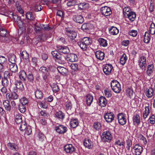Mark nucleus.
Returning a JSON list of instances; mask_svg holds the SVG:
<instances>
[{
    "label": "nucleus",
    "mask_w": 155,
    "mask_h": 155,
    "mask_svg": "<svg viewBox=\"0 0 155 155\" xmlns=\"http://www.w3.org/2000/svg\"><path fill=\"white\" fill-rule=\"evenodd\" d=\"M19 76L21 80L25 81L27 77V75L25 72L23 71H21L19 73Z\"/></svg>",
    "instance_id": "e433bc0d"
},
{
    "label": "nucleus",
    "mask_w": 155,
    "mask_h": 155,
    "mask_svg": "<svg viewBox=\"0 0 155 155\" xmlns=\"http://www.w3.org/2000/svg\"><path fill=\"white\" fill-rule=\"evenodd\" d=\"M95 55L97 59L100 60H102L104 57V53L101 51H98L95 53Z\"/></svg>",
    "instance_id": "393cba45"
},
{
    "label": "nucleus",
    "mask_w": 155,
    "mask_h": 155,
    "mask_svg": "<svg viewBox=\"0 0 155 155\" xmlns=\"http://www.w3.org/2000/svg\"><path fill=\"white\" fill-rule=\"evenodd\" d=\"M93 97L90 94H88L86 96V101L87 105L90 106L92 103L93 101Z\"/></svg>",
    "instance_id": "a19ab883"
},
{
    "label": "nucleus",
    "mask_w": 155,
    "mask_h": 155,
    "mask_svg": "<svg viewBox=\"0 0 155 155\" xmlns=\"http://www.w3.org/2000/svg\"><path fill=\"white\" fill-rule=\"evenodd\" d=\"M117 117L119 124L123 125L126 124V120L125 114L122 113H120L117 114Z\"/></svg>",
    "instance_id": "6e6552de"
},
{
    "label": "nucleus",
    "mask_w": 155,
    "mask_h": 155,
    "mask_svg": "<svg viewBox=\"0 0 155 155\" xmlns=\"http://www.w3.org/2000/svg\"><path fill=\"white\" fill-rule=\"evenodd\" d=\"M15 85L18 89L23 91L24 89V87L21 81H17L15 82Z\"/></svg>",
    "instance_id": "37998d69"
},
{
    "label": "nucleus",
    "mask_w": 155,
    "mask_h": 155,
    "mask_svg": "<svg viewBox=\"0 0 155 155\" xmlns=\"http://www.w3.org/2000/svg\"><path fill=\"white\" fill-rule=\"evenodd\" d=\"M147 68L146 73L148 75L150 76L154 71V65L152 64H149L148 65Z\"/></svg>",
    "instance_id": "c85d7f7f"
},
{
    "label": "nucleus",
    "mask_w": 155,
    "mask_h": 155,
    "mask_svg": "<svg viewBox=\"0 0 155 155\" xmlns=\"http://www.w3.org/2000/svg\"><path fill=\"white\" fill-rule=\"evenodd\" d=\"M66 34L71 40L74 39L77 35L76 32L68 29L66 30Z\"/></svg>",
    "instance_id": "f3484780"
},
{
    "label": "nucleus",
    "mask_w": 155,
    "mask_h": 155,
    "mask_svg": "<svg viewBox=\"0 0 155 155\" xmlns=\"http://www.w3.org/2000/svg\"><path fill=\"white\" fill-rule=\"evenodd\" d=\"M149 32L151 35L155 34V24L153 23H151L149 29Z\"/></svg>",
    "instance_id": "4c0bfd02"
},
{
    "label": "nucleus",
    "mask_w": 155,
    "mask_h": 155,
    "mask_svg": "<svg viewBox=\"0 0 155 155\" xmlns=\"http://www.w3.org/2000/svg\"><path fill=\"white\" fill-rule=\"evenodd\" d=\"M107 104V101L105 97L101 96L99 99V104L101 107H105Z\"/></svg>",
    "instance_id": "412c9836"
},
{
    "label": "nucleus",
    "mask_w": 155,
    "mask_h": 155,
    "mask_svg": "<svg viewBox=\"0 0 155 155\" xmlns=\"http://www.w3.org/2000/svg\"><path fill=\"white\" fill-rule=\"evenodd\" d=\"M35 97L38 99H41L43 97L42 92L38 89L35 91Z\"/></svg>",
    "instance_id": "ea45409f"
},
{
    "label": "nucleus",
    "mask_w": 155,
    "mask_h": 155,
    "mask_svg": "<svg viewBox=\"0 0 155 155\" xmlns=\"http://www.w3.org/2000/svg\"><path fill=\"white\" fill-rule=\"evenodd\" d=\"M98 41L100 45L103 47H106L107 45V40L103 38H99Z\"/></svg>",
    "instance_id": "7c9ffc66"
},
{
    "label": "nucleus",
    "mask_w": 155,
    "mask_h": 155,
    "mask_svg": "<svg viewBox=\"0 0 155 155\" xmlns=\"http://www.w3.org/2000/svg\"><path fill=\"white\" fill-rule=\"evenodd\" d=\"M91 24L89 23H84L82 25L81 29L84 31H86L90 29V25Z\"/></svg>",
    "instance_id": "c9c22d12"
},
{
    "label": "nucleus",
    "mask_w": 155,
    "mask_h": 155,
    "mask_svg": "<svg viewBox=\"0 0 155 155\" xmlns=\"http://www.w3.org/2000/svg\"><path fill=\"white\" fill-rule=\"evenodd\" d=\"M101 11L102 15L105 16H109L112 13L110 8L107 6L101 7Z\"/></svg>",
    "instance_id": "39448f33"
},
{
    "label": "nucleus",
    "mask_w": 155,
    "mask_h": 155,
    "mask_svg": "<svg viewBox=\"0 0 155 155\" xmlns=\"http://www.w3.org/2000/svg\"><path fill=\"white\" fill-rule=\"evenodd\" d=\"M19 124L20 125L19 128L21 130L23 131L25 130L27 127L26 124L25 120Z\"/></svg>",
    "instance_id": "8fccbe9b"
},
{
    "label": "nucleus",
    "mask_w": 155,
    "mask_h": 155,
    "mask_svg": "<svg viewBox=\"0 0 155 155\" xmlns=\"http://www.w3.org/2000/svg\"><path fill=\"white\" fill-rule=\"evenodd\" d=\"M126 93L127 96L131 98L134 94V92L130 88H128L126 91Z\"/></svg>",
    "instance_id": "3c124183"
},
{
    "label": "nucleus",
    "mask_w": 155,
    "mask_h": 155,
    "mask_svg": "<svg viewBox=\"0 0 155 155\" xmlns=\"http://www.w3.org/2000/svg\"><path fill=\"white\" fill-rule=\"evenodd\" d=\"M65 110L67 111V113L68 112L71 110L72 108V105L70 101H67L64 104Z\"/></svg>",
    "instance_id": "c756f323"
},
{
    "label": "nucleus",
    "mask_w": 155,
    "mask_h": 155,
    "mask_svg": "<svg viewBox=\"0 0 155 155\" xmlns=\"http://www.w3.org/2000/svg\"><path fill=\"white\" fill-rule=\"evenodd\" d=\"M41 29L45 31H48L51 29V27L47 25H41Z\"/></svg>",
    "instance_id": "0e129e2a"
},
{
    "label": "nucleus",
    "mask_w": 155,
    "mask_h": 155,
    "mask_svg": "<svg viewBox=\"0 0 155 155\" xmlns=\"http://www.w3.org/2000/svg\"><path fill=\"white\" fill-rule=\"evenodd\" d=\"M127 57L125 54H123L121 56L120 60V63L122 65H124L127 60Z\"/></svg>",
    "instance_id": "72a5a7b5"
},
{
    "label": "nucleus",
    "mask_w": 155,
    "mask_h": 155,
    "mask_svg": "<svg viewBox=\"0 0 155 155\" xmlns=\"http://www.w3.org/2000/svg\"><path fill=\"white\" fill-rule=\"evenodd\" d=\"M132 11H130V8L128 7H125L123 9V13L124 17L129 14V13H130V12Z\"/></svg>",
    "instance_id": "5fc2aeb1"
},
{
    "label": "nucleus",
    "mask_w": 155,
    "mask_h": 155,
    "mask_svg": "<svg viewBox=\"0 0 155 155\" xmlns=\"http://www.w3.org/2000/svg\"><path fill=\"white\" fill-rule=\"evenodd\" d=\"M150 39V34L148 32H146L144 36V42L145 43H149Z\"/></svg>",
    "instance_id": "79ce46f5"
},
{
    "label": "nucleus",
    "mask_w": 155,
    "mask_h": 155,
    "mask_svg": "<svg viewBox=\"0 0 155 155\" xmlns=\"http://www.w3.org/2000/svg\"><path fill=\"white\" fill-rule=\"evenodd\" d=\"M124 17L128 18L131 21H133L135 19L136 15L134 12H130V13H129V14H128Z\"/></svg>",
    "instance_id": "aec40b11"
},
{
    "label": "nucleus",
    "mask_w": 155,
    "mask_h": 155,
    "mask_svg": "<svg viewBox=\"0 0 155 155\" xmlns=\"http://www.w3.org/2000/svg\"><path fill=\"white\" fill-rule=\"evenodd\" d=\"M55 116L58 119L63 120L64 117V114L61 111H59L55 114Z\"/></svg>",
    "instance_id": "58836bf2"
},
{
    "label": "nucleus",
    "mask_w": 155,
    "mask_h": 155,
    "mask_svg": "<svg viewBox=\"0 0 155 155\" xmlns=\"http://www.w3.org/2000/svg\"><path fill=\"white\" fill-rule=\"evenodd\" d=\"M88 3L83 2L81 3L78 5V8L80 9H82L86 8L88 5Z\"/></svg>",
    "instance_id": "13d9d810"
},
{
    "label": "nucleus",
    "mask_w": 155,
    "mask_h": 155,
    "mask_svg": "<svg viewBox=\"0 0 155 155\" xmlns=\"http://www.w3.org/2000/svg\"><path fill=\"white\" fill-rule=\"evenodd\" d=\"M47 37L45 34H41L37 38L38 41H45L47 40Z\"/></svg>",
    "instance_id": "09e8293b"
},
{
    "label": "nucleus",
    "mask_w": 155,
    "mask_h": 155,
    "mask_svg": "<svg viewBox=\"0 0 155 155\" xmlns=\"http://www.w3.org/2000/svg\"><path fill=\"white\" fill-rule=\"evenodd\" d=\"M10 70L13 72H15L17 71L18 68L15 63H10L9 64Z\"/></svg>",
    "instance_id": "473e14b6"
},
{
    "label": "nucleus",
    "mask_w": 155,
    "mask_h": 155,
    "mask_svg": "<svg viewBox=\"0 0 155 155\" xmlns=\"http://www.w3.org/2000/svg\"><path fill=\"white\" fill-rule=\"evenodd\" d=\"M109 31L110 34L112 35H116L119 33V30L117 27L112 26L109 28Z\"/></svg>",
    "instance_id": "5701e85b"
},
{
    "label": "nucleus",
    "mask_w": 155,
    "mask_h": 155,
    "mask_svg": "<svg viewBox=\"0 0 155 155\" xmlns=\"http://www.w3.org/2000/svg\"><path fill=\"white\" fill-rule=\"evenodd\" d=\"M133 124L134 125H138L140 121V116L139 115L136 114L133 117Z\"/></svg>",
    "instance_id": "bb28decb"
},
{
    "label": "nucleus",
    "mask_w": 155,
    "mask_h": 155,
    "mask_svg": "<svg viewBox=\"0 0 155 155\" xmlns=\"http://www.w3.org/2000/svg\"><path fill=\"white\" fill-rule=\"evenodd\" d=\"M132 149L136 155H140L143 151V148L139 144H136L133 147Z\"/></svg>",
    "instance_id": "0eeeda50"
},
{
    "label": "nucleus",
    "mask_w": 155,
    "mask_h": 155,
    "mask_svg": "<svg viewBox=\"0 0 155 155\" xmlns=\"http://www.w3.org/2000/svg\"><path fill=\"white\" fill-rule=\"evenodd\" d=\"M15 75L13 72L8 71H5L4 73V78L9 79L10 83L15 78Z\"/></svg>",
    "instance_id": "9d476101"
},
{
    "label": "nucleus",
    "mask_w": 155,
    "mask_h": 155,
    "mask_svg": "<svg viewBox=\"0 0 155 155\" xmlns=\"http://www.w3.org/2000/svg\"><path fill=\"white\" fill-rule=\"evenodd\" d=\"M39 140L41 141H43L45 138V137L44 135L41 132H39L38 133Z\"/></svg>",
    "instance_id": "69168bd1"
},
{
    "label": "nucleus",
    "mask_w": 155,
    "mask_h": 155,
    "mask_svg": "<svg viewBox=\"0 0 155 155\" xmlns=\"http://www.w3.org/2000/svg\"><path fill=\"white\" fill-rule=\"evenodd\" d=\"M65 58L66 60L71 62L76 61L78 60L77 55L73 53H71L66 55Z\"/></svg>",
    "instance_id": "1a4fd4ad"
},
{
    "label": "nucleus",
    "mask_w": 155,
    "mask_h": 155,
    "mask_svg": "<svg viewBox=\"0 0 155 155\" xmlns=\"http://www.w3.org/2000/svg\"><path fill=\"white\" fill-rule=\"evenodd\" d=\"M16 56L13 54H9L8 59L10 63H15Z\"/></svg>",
    "instance_id": "c03bdc74"
},
{
    "label": "nucleus",
    "mask_w": 155,
    "mask_h": 155,
    "mask_svg": "<svg viewBox=\"0 0 155 155\" xmlns=\"http://www.w3.org/2000/svg\"><path fill=\"white\" fill-rule=\"evenodd\" d=\"M65 59V57L60 53L58 54V56L55 60L59 64H64Z\"/></svg>",
    "instance_id": "a211bd4d"
},
{
    "label": "nucleus",
    "mask_w": 155,
    "mask_h": 155,
    "mask_svg": "<svg viewBox=\"0 0 155 155\" xmlns=\"http://www.w3.org/2000/svg\"><path fill=\"white\" fill-rule=\"evenodd\" d=\"M20 104L26 105L28 103V100L25 97H23L20 100Z\"/></svg>",
    "instance_id": "864d4df0"
},
{
    "label": "nucleus",
    "mask_w": 155,
    "mask_h": 155,
    "mask_svg": "<svg viewBox=\"0 0 155 155\" xmlns=\"http://www.w3.org/2000/svg\"><path fill=\"white\" fill-rule=\"evenodd\" d=\"M78 120L77 119L72 118L71 119L70 124L71 127L75 128L78 126Z\"/></svg>",
    "instance_id": "4be33fe9"
},
{
    "label": "nucleus",
    "mask_w": 155,
    "mask_h": 155,
    "mask_svg": "<svg viewBox=\"0 0 155 155\" xmlns=\"http://www.w3.org/2000/svg\"><path fill=\"white\" fill-rule=\"evenodd\" d=\"M94 128L96 130H99L101 127V124L99 122H95L93 125Z\"/></svg>",
    "instance_id": "052dcab7"
},
{
    "label": "nucleus",
    "mask_w": 155,
    "mask_h": 155,
    "mask_svg": "<svg viewBox=\"0 0 155 155\" xmlns=\"http://www.w3.org/2000/svg\"><path fill=\"white\" fill-rule=\"evenodd\" d=\"M25 16L30 21L35 20L36 18L35 15L31 12H28L25 14Z\"/></svg>",
    "instance_id": "cd10ccee"
},
{
    "label": "nucleus",
    "mask_w": 155,
    "mask_h": 155,
    "mask_svg": "<svg viewBox=\"0 0 155 155\" xmlns=\"http://www.w3.org/2000/svg\"><path fill=\"white\" fill-rule=\"evenodd\" d=\"M7 34L6 30L3 28L0 29V35L2 37L5 36Z\"/></svg>",
    "instance_id": "680f3d73"
},
{
    "label": "nucleus",
    "mask_w": 155,
    "mask_h": 155,
    "mask_svg": "<svg viewBox=\"0 0 155 155\" xmlns=\"http://www.w3.org/2000/svg\"><path fill=\"white\" fill-rule=\"evenodd\" d=\"M25 106L21 104H19L18 109L21 113H23L26 111V108Z\"/></svg>",
    "instance_id": "4d7b16f0"
},
{
    "label": "nucleus",
    "mask_w": 155,
    "mask_h": 155,
    "mask_svg": "<svg viewBox=\"0 0 155 155\" xmlns=\"http://www.w3.org/2000/svg\"><path fill=\"white\" fill-rule=\"evenodd\" d=\"M76 4V0H72L68 2L67 5L68 6H71L75 5Z\"/></svg>",
    "instance_id": "774afa93"
},
{
    "label": "nucleus",
    "mask_w": 155,
    "mask_h": 155,
    "mask_svg": "<svg viewBox=\"0 0 155 155\" xmlns=\"http://www.w3.org/2000/svg\"><path fill=\"white\" fill-rule=\"evenodd\" d=\"M72 18L75 22L80 24L82 23L84 21L83 17L80 15H75L73 16Z\"/></svg>",
    "instance_id": "dca6fc26"
},
{
    "label": "nucleus",
    "mask_w": 155,
    "mask_h": 155,
    "mask_svg": "<svg viewBox=\"0 0 155 155\" xmlns=\"http://www.w3.org/2000/svg\"><path fill=\"white\" fill-rule=\"evenodd\" d=\"M104 118L106 122L111 123L114 119V115L112 112L107 113L104 115Z\"/></svg>",
    "instance_id": "423d86ee"
},
{
    "label": "nucleus",
    "mask_w": 155,
    "mask_h": 155,
    "mask_svg": "<svg viewBox=\"0 0 155 155\" xmlns=\"http://www.w3.org/2000/svg\"><path fill=\"white\" fill-rule=\"evenodd\" d=\"M104 93L105 95L107 97H110L112 96L111 91L110 90H109L108 88H106L104 90Z\"/></svg>",
    "instance_id": "de8ad7c7"
},
{
    "label": "nucleus",
    "mask_w": 155,
    "mask_h": 155,
    "mask_svg": "<svg viewBox=\"0 0 155 155\" xmlns=\"http://www.w3.org/2000/svg\"><path fill=\"white\" fill-rule=\"evenodd\" d=\"M39 71L42 74V77L43 79L45 80H46L47 77L50 74V67H49L47 68L43 66L40 68Z\"/></svg>",
    "instance_id": "7ed1b4c3"
},
{
    "label": "nucleus",
    "mask_w": 155,
    "mask_h": 155,
    "mask_svg": "<svg viewBox=\"0 0 155 155\" xmlns=\"http://www.w3.org/2000/svg\"><path fill=\"white\" fill-rule=\"evenodd\" d=\"M55 130L57 132L60 134H64L68 130L67 127L62 125H59L56 127Z\"/></svg>",
    "instance_id": "f8f14e48"
},
{
    "label": "nucleus",
    "mask_w": 155,
    "mask_h": 155,
    "mask_svg": "<svg viewBox=\"0 0 155 155\" xmlns=\"http://www.w3.org/2000/svg\"><path fill=\"white\" fill-rule=\"evenodd\" d=\"M146 58L143 56L141 57L138 61L139 67L143 69L145 67L146 63Z\"/></svg>",
    "instance_id": "2eb2a0df"
},
{
    "label": "nucleus",
    "mask_w": 155,
    "mask_h": 155,
    "mask_svg": "<svg viewBox=\"0 0 155 155\" xmlns=\"http://www.w3.org/2000/svg\"><path fill=\"white\" fill-rule=\"evenodd\" d=\"M71 69L75 71H77L78 70V64H72L70 65Z\"/></svg>",
    "instance_id": "bf43d9fd"
},
{
    "label": "nucleus",
    "mask_w": 155,
    "mask_h": 155,
    "mask_svg": "<svg viewBox=\"0 0 155 155\" xmlns=\"http://www.w3.org/2000/svg\"><path fill=\"white\" fill-rule=\"evenodd\" d=\"M20 54L21 58L27 60L28 59V54L26 51H23Z\"/></svg>",
    "instance_id": "49530a36"
},
{
    "label": "nucleus",
    "mask_w": 155,
    "mask_h": 155,
    "mask_svg": "<svg viewBox=\"0 0 155 155\" xmlns=\"http://www.w3.org/2000/svg\"><path fill=\"white\" fill-rule=\"evenodd\" d=\"M58 72L62 75L66 76L68 73V71L67 69L63 67L59 66L57 68Z\"/></svg>",
    "instance_id": "a878e982"
},
{
    "label": "nucleus",
    "mask_w": 155,
    "mask_h": 155,
    "mask_svg": "<svg viewBox=\"0 0 155 155\" xmlns=\"http://www.w3.org/2000/svg\"><path fill=\"white\" fill-rule=\"evenodd\" d=\"M101 138L103 142H110L112 138L110 132L109 131L104 132L101 135Z\"/></svg>",
    "instance_id": "20e7f679"
},
{
    "label": "nucleus",
    "mask_w": 155,
    "mask_h": 155,
    "mask_svg": "<svg viewBox=\"0 0 155 155\" xmlns=\"http://www.w3.org/2000/svg\"><path fill=\"white\" fill-rule=\"evenodd\" d=\"M15 120L16 123L18 124L22 122L24 120H22V116L21 114L18 113H16L15 114Z\"/></svg>",
    "instance_id": "b1692460"
},
{
    "label": "nucleus",
    "mask_w": 155,
    "mask_h": 155,
    "mask_svg": "<svg viewBox=\"0 0 155 155\" xmlns=\"http://www.w3.org/2000/svg\"><path fill=\"white\" fill-rule=\"evenodd\" d=\"M3 105L4 108L7 111H10L11 107L8 100H6L3 101Z\"/></svg>",
    "instance_id": "6ab92c4d"
},
{
    "label": "nucleus",
    "mask_w": 155,
    "mask_h": 155,
    "mask_svg": "<svg viewBox=\"0 0 155 155\" xmlns=\"http://www.w3.org/2000/svg\"><path fill=\"white\" fill-rule=\"evenodd\" d=\"M110 86L112 90L115 93H119L121 90V86L119 82L117 80L112 81L110 84Z\"/></svg>",
    "instance_id": "f03ea898"
},
{
    "label": "nucleus",
    "mask_w": 155,
    "mask_h": 155,
    "mask_svg": "<svg viewBox=\"0 0 155 155\" xmlns=\"http://www.w3.org/2000/svg\"><path fill=\"white\" fill-rule=\"evenodd\" d=\"M65 151L67 153H72L75 151L74 147L71 144H68L65 145L64 147Z\"/></svg>",
    "instance_id": "9b49d317"
},
{
    "label": "nucleus",
    "mask_w": 155,
    "mask_h": 155,
    "mask_svg": "<svg viewBox=\"0 0 155 155\" xmlns=\"http://www.w3.org/2000/svg\"><path fill=\"white\" fill-rule=\"evenodd\" d=\"M126 144L127 145L126 148L128 150H129L132 144V141L128 139L126 141Z\"/></svg>",
    "instance_id": "e2e57ef3"
},
{
    "label": "nucleus",
    "mask_w": 155,
    "mask_h": 155,
    "mask_svg": "<svg viewBox=\"0 0 155 155\" xmlns=\"http://www.w3.org/2000/svg\"><path fill=\"white\" fill-rule=\"evenodd\" d=\"M92 43L91 38L89 37H85L78 41V44L83 50L85 51L87 46L91 45Z\"/></svg>",
    "instance_id": "f257e3e1"
},
{
    "label": "nucleus",
    "mask_w": 155,
    "mask_h": 155,
    "mask_svg": "<svg viewBox=\"0 0 155 155\" xmlns=\"http://www.w3.org/2000/svg\"><path fill=\"white\" fill-rule=\"evenodd\" d=\"M146 95L148 97H151L153 94V90L151 87H150L147 89L146 92Z\"/></svg>",
    "instance_id": "f704fd0d"
},
{
    "label": "nucleus",
    "mask_w": 155,
    "mask_h": 155,
    "mask_svg": "<svg viewBox=\"0 0 155 155\" xmlns=\"http://www.w3.org/2000/svg\"><path fill=\"white\" fill-rule=\"evenodd\" d=\"M25 130V134L28 135H29L31 134L32 131L30 126H28Z\"/></svg>",
    "instance_id": "338daca9"
},
{
    "label": "nucleus",
    "mask_w": 155,
    "mask_h": 155,
    "mask_svg": "<svg viewBox=\"0 0 155 155\" xmlns=\"http://www.w3.org/2000/svg\"><path fill=\"white\" fill-rule=\"evenodd\" d=\"M57 48L60 52L64 54H67L70 52V50L68 48L65 46H57Z\"/></svg>",
    "instance_id": "4468645a"
},
{
    "label": "nucleus",
    "mask_w": 155,
    "mask_h": 155,
    "mask_svg": "<svg viewBox=\"0 0 155 155\" xmlns=\"http://www.w3.org/2000/svg\"><path fill=\"white\" fill-rule=\"evenodd\" d=\"M113 68L112 65L110 64H106L103 68V71L105 74L109 75L111 72Z\"/></svg>",
    "instance_id": "ddd939ff"
},
{
    "label": "nucleus",
    "mask_w": 155,
    "mask_h": 155,
    "mask_svg": "<svg viewBox=\"0 0 155 155\" xmlns=\"http://www.w3.org/2000/svg\"><path fill=\"white\" fill-rule=\"evenodd\" d=\"M92 143L89 139L85 140L84 142V145L85 147L88 148V149H91L92 147Z\"/></svg>",
    "instance_id": "2f4dec72"
},
{
    "label": "nucleus",
    "mask_w": 155,
    "mask_h": 155,
    "mask_svg": "<svg viewBox=\"0 0 155 155\" xmlns=\"http://www.w3.org/2000/svg\"><path fill=\"white\" fill-rule=\"evenodd\" d=\"M7 146L11 150H17L18 149V147L14 143L9 142L7 144Z\"/></svg>",
    "instance_id": "a18cd8bd"
},
{
    "label": "nucleus",
    "mask_w": 155,
    "mask_h": 155,
    "mask_svg": "<svg viewBox=\"0 0 155 155\" xmlns=\"http://www.w3.org/2000/svg\"><path fill=\"white\" fill-rule=\"evenodd\" d=\"M51 88L54 92H57L59 91V88L58 85L56 84H53L51 86Z\"/></svg>",
    "instance_id": "6e6d98bb"
},
{
    "label": "nucleus",
    "mask_w": 155,
    "mask_h": 155,
    "mask_svg": "<svg viewBox=\"0 0 155 155\" xmlns=\"http://www.w3.org/2000/svg\"><path fill=\"white\" fill-rule=\"evenodd\" d=\"M10 83V81H9L8 79L4 78V79H2V84L3 86L7 87Z\"/></svg>",
    "instance_id": "603ef678"
}]
</instances>
